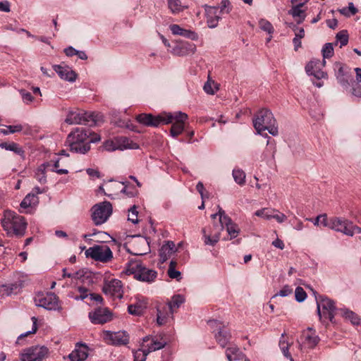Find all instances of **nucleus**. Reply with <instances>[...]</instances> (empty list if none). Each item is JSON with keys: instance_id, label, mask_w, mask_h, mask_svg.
I'll return each mask as SVG.
<instances>
[{"instance_id": "ddd939ff", "label": "nucleus", "mask_w": 361, "mask_h": 361, "mask_svg": "<svg viewBox=\"0 0 361 361\" xmlns=\"http://www.w3.org/2000/svg\"><path fill=\"white\" fill-rule=\"evenodd\" d=\"M172 116L171 121L169 123H172L171 128V135L172 137H177L180 135L185 128V122L188 120V116L186 114L181 111L176 112L174 114H171Z\"/></svg>"}, {"instance_id": "f03ea898", "label": "nucleus", "mask_w": 361, "mask_h": 361, "mask_svg": "<svg viewBox=\"0 0 361 361\" xmlns=\"http://www.w3.org/2000/svg\"><path fill=\"white\" fill-rule=\"evenodd\" d=\"M253 126L258 133L267 130L273 136L279 133L276 120L272 112L268 109L259 110L253 118Z\"/></svg>"}, {"instance_id": "2f4dec72", "label": "nucleus", "mask_w": 361, "mask_h": 361, "mask_svg": "<svg viewBox=\"0 0 361 361\" xmlns=\"http://www.w3.org/2000/svg\"><path fill=\"white\" fill-rule=\"evenodd\" d=\"M185 302V298L181 295H175L171 298L170 302L166 305L169 309L170 312L173 313L180 307V306Z\"/></svg>"}, {"instance_id": "f257e3e1", "label": "nucleus", "mask_w": 361, "mask_h": 361, "mask_svg": "<svg viewBox=\"0 0 361 361\" xmlns=\"http://www.w3.org/2000/svg\"><path fill=\"white\" fill-rule=\"evenodd\" d=\"M1 224L8 236H16L17 238L25 235L27 225L23 216L9 209L4 212Z\"/></svg>"}, {"instance_id": "c85d7f7f", "label": "nucleus", "mask_w": 361, "mask_h": 361, "mask_svg": "<svg viewBox=\"0 0 361 361\" xmlns=\"http://www.w3.org/2000/svg\"><path fill=\"white\" fill-rule=\"evenodd\" d=\"M170 30L174 35H180L192 39H196L197 38V35L195 32L183 29L176 24L171 25Z\"/></svg>"}, {"instance_id": "f704fd0d", "label": "nucleus", "mask_w": 361, "mask_h": 361, "mask_svg": "<svg viewBox=\"0 0 361 361\" xmlns=\"http://www.w3.org/2000/svg\"><path fill=\"white\" fill-rule=\"evenodd\" d=\"M232 176H233L234 181L239 186L242 187V186L245 185L246 174L243 169H241L238 167H235V169H233Z\"/></svg>"}, {"instance_id": "8fccbe9b", "label": "nucleus", "mask_w": 361, "mask_h": 361, "mask_svg": "<svg viewBox=\"0 0 361 361\" xmlns=\"http://www.w3.org/2000/svg\"><path fill=\"white\" fill-rule=\"evenodd\" d=\"M324 59H329L334 55V47L331 43H326L322 50Z\"/></svg>"}, {"instance_id": "a18cd8bd", "label": "nucleus", "mask_w": 361, "mask_h": 361, "mask_svg": "<svg viewBox=\"0 0 361 361\" xmlns=\"http://www.w3.org/2000/svg\"><path fill=\"white\" fill-rule=\"evenodd\" d=\"M128 312L129 314H130L132 315L140 316V315L142 314V313L144 312V308L140 304H137V303L133 304V305H130L128 306Z\"/></svg>"}, {"instance_id": "603ef678", "label": "nucleus", "mask_w": 361, "mask_h": 361, "mask_svg": "<svg viewBox=\"0 0 361 361\" xmlns=\"http://www.w3.org/2000/svg\"><path fill=\"white\" fill-rule=\"evenodd\" d=\"M203 89L207 94H214L218 90V87L214 81L208 80L207 82H205Z\"/></svg>"}, {"instance_id": "72a5a7b5", "label": "nucleus", "mask_w": 361, "mask_h": 361, "mask_svg": "<svg viewBox=\"0 0 361 361\" xmlns=\"http://www.w3.org/2000/svg\"><path fill=\"white\" fill-rule=\"evenodd\" d=\"M51 166L50 162H45L37 169L35 172V178L40 183H45L47 182L46 170Z\"/></svg>"}, {"instance_id": "f8f14e48", "label": "nucleus", "mask_w": 361, "mask_h": 361, "mask_svg": "<svg viewBox=\"0 0 361 361\" xmlns=\"http://www.w3.org/2000/svg\"><path fill=\"white\" fill-rule=\"evenodd\" d=\"M102 336L106 344L112 345H126L129 341L128 335L125 331H104L102 332Z\"/></svg>"}, {"instance_id": "4d7b16f0", "label": "nucleus", "mask_w": 361, "mask_h": 361, "mask_svg": "<svg viewBox=\"0 0 361 361\" xmlns=\"http://www.w3.org/2000/svg\"><path fill=\"white\" fill-rule=\"evenodd\" d=\"M117 139L114 140H108L104 143V148L107 151H115L118 149Z\"/></svg>"}, {"instance_id": "20e7f679", "label": "nucleus", "mask_w": 361, "mask_h": 361, "mask_svg": "<svg viewBox=\"0 0 361 361\" xmlns=\"http://www.w3.org/2000/svg\"><path fill=\"white\" fill-rule=\"evenodd\" d=\"M126 273L128 275L133 274L135 279L145 282L153 281L157 276L156 271L147 269L139 262L129 263Z\"/></svg>"}, {"instance_id": "a878e982", "label": "nucleus", "mask_w": 361, "mask_h": 361, "mask_svg": "<svg viewBox=\"0 0 361 361\" xmlns=\"http://www.w3.org/2000/svg\"><path fill=\"white\" fill-rule=\"evenodd\" d=\"M53 68L61 79L70 82H73L76 80V73L69 67L62 66L61 65H54Z\"/></svg>"}, {"instance_id": "3c124183", "label": "nucleus", "mask_w": 361, "mask_h": 361, "mask_svg": "<svg viewBox=\"0 0 361 361\" xmlns=\"http://www.w3.org/2000/svg\"><path fill=\"white\" fill-rule=\"evenodd\" d=\"M19 93L22 97L23 102L25 104H30L34 102V97L31 94L30 92L22 89L19 90Z\"/></svg>"}, {"instance_id": "338daca9", "label": "nucleus", "mask_w": 361, "mask_h": 361, "mask_svg": "<svg viewBox=\"0 0 361 361\" xmlns=\"http://www.w3.org/2000/svg\"><path fill=\"white\" fill-rule=\"evenodd\" d=\"M292 288L288 286H285L282 288L281 290H280V291L279 292L278 294L276 295H280L281 297H286V296H288L289 295L290 293H292Z\"/></svg>"}, {"instance_id": "37998d69", "label": "nucleus", "mask_w": 361, "mask_h": 361, "mask_svg": "<svg viewBox=\"0 0 361 361\" xmlns=\"http://www.w3.org/2000/svg\"><path fill=\"white\" fill-rule=\"evenodd\" d=\"M176 266H177L176 261L171 260L170 262V264L169 266L167 274L171 279H176L178 281H179L181 279V277H180L181 274L179 271H177L176 269Z\"/></svg>"}, {"instance_id": "c03bdc74", "label": "nucleus", "mask_w": 361, "mask_h": 361, "mask_svg": "<svg viewBox=\"0 0 361 361\" xmlns=\"http://www.w3.org/2000/svg\"><path fill=\"white\" fill-rule=\"evenodd\" d=\"M279 347L286 357L288 358L290 361H294L290 353H289V344L285 341L284 334H282L279 341Z\"/></svg>"}, {"instance_id": "680f3d73", "label": "nucleus", "mask_w": 361, "mask_h": 361, "mask_svg": "<svg viewBox=\"0 0 361 361\" xmlns=\"http://www.w3.org/2000/svg\"><path fill=\"white\" fill-rule=\"evenodd\" d=\"M320 224L331 229L332 217L329 218L326 214H322Z\"/></svg>"}, {"instance_id": "58836bf2", "label": "nucleus", "mask_w": 361, "mask_h": 361, "mask_svg": "<svg viewBox=\"0 0 361 361\" xmlns=\"http://www.w3.org/2000/svg\"><path fill=\"white\" fill-rule=\"evenodd\" d=\"M38 202V197L34 193L27 194L20 203V207L27 209L35 205Z\"/></svg>"}, {"instance_id": "c9c22d12", "label": "nucleus", "mask_w": 361, "mask_h": 361, "mask_svg": "<svg viewBox=\"0 0 361 361\" xmlns=\"http://www.w3.org/2000/svg\"><path fill=\"white\" fill-rule=\"evenodd\" d=\"M68 357L71 361H84L87 357L85 347L75 349Z\"/></svg>"}, {"instance_id": "79ce46f5", "label": "nucleus", "mask_w": 361, "mask_h": 361, "mask_svg": "<svg viewBox=\"0 0 361 361\" xmlns=\"http://www.w3.org/2000/svg\"><path fill=\"white\" fill-rule=\"evenodd\" d=\"M169 8L173 13H178L187 8V6H183L180 0H167Z\"/></svg>"}, {"instance_id": "6e6d98bb", "label": "nucleus", "mask_w": 361, "mask_h": 361, "mask_svg": "<svg viewBox=\"0 0 361 361\" xmlns=\"http://www.w3.org/2000/svg\"><path fill=\"white\" fill-rule=\"evenodd\" d=\"M295 300L299 302H303L306 297L307 294L305 291L301 287H297L295 291Z\"/></svg>"}, {"instance_id": "f3484780", "label": "nucleus", "mask_w": 361, "mask_h": 361, "mask_svg": "<svg viewBox=\"0 0 361 361\" xmlns=\"http://www.w3.org/2000/svg\"><path fill=\"white\" fill-rule=\"evenodd\" d=\"M195 51V44L188 42H180L177 43L171 51L172 54L178 56L193 54Z\"/></svg>"}, {"instance_id": "cd10ccee", "label": "nucleus", "mask_w": 361, "mask_h": 361, "mask_svg": "<svg viewBox=\"0 0 361 361\" xmlns=\"http://www.w3.org/2000/svg\"><path fill=\"white\" fill-rule=\"evenodd\" d=\"M227 360L228 361H250L239 348L235 346L227 347Z\"/></svg>"}, {"instance_id": "4c0bfd02", "label": "nucleus", "mask_w": 361, "mask_h": 361, "mask_svg": "<svg viewBox=\"0 0 361 361\" xmlns=\"http://www.w3.org/2000/svg\"><path fill=\"white\" fill-rule=\"evenodd\" d=\"M0 147L6 150L14 152L21 157H24V150L16 142H3L0 145Z\"/></svg>"}, {"instance_id": "13d9d810", "label": "nucleus", "mask_w": 361, "mask_h": 361, "mask_svg": "<svg viewBox=\"0 0 361 361\" xmlns=\"http://www.w3.org/2000/svg\"><path fill=\"white\" fill-rule=\"evenodd\" d=\"M60 159H58L54 162V165L52 166V168L51 170L52 171H54L57 173L58 174H67L68 173V171L66 169H59L60 164H59Z\"/></svg>"}, {"instance_id": "bf43d9fd", "label": "nucleus", "mask_w": 361, "mask_h": 361, "mask_svg": "<svg viewBox=\"0 0 361 361\" xmlns=\"http://www.w3.org/2000/svg\"><path fill=\"white\" fill-rule=\"evenodd\" d=\"M255 215L257 216L262 217L266 219H271L272 214L269 213V209L267 208H263L262 209H259L255 212Z\"/></svg>"}, {"instance_id": "49530a36", "label": "nucleus", "mask_w": 361, "mask_h": 361, "mask_svg": "<svg viewBox=\"0 0 361 361\" xmlns=\"http://www.w3.org/2000/svg\"><path fill=\"white\" fill-rule=\"evenodd\" d=\"M18 288L17 284H10V285H2L0 286V294L2 296L4 295H10L13 290Z\"/></svg>"}, {"instance_id": "412c9836", "label": "nucleus", "mask_w": 361, "mask_h": 361, "mask_svg": "<svg viewBox=\"0 0 361 361\" xmlns=\"http://www.w3.org/2000/svg\"><path fill=\"white\" fill-rule=\"evenodd\" d=\"M166 345L165 341H159L150 336L143 338L142 350H146L147 355L149 353L163 348Z\"/></svg>"}, {"instance_id": "4468645a", "label": "nucleus", "mask_w": 361, "mask_h": 361, "mask_svg": "<svg viewBox=\"0 0 361 361\" xmlns=\"http://www.w3.org/2000/svg\"><path fill=\"white\" fill-rule=\"evenodd\" d=\"M36 305L48 310H60L61 309L58 297L54 293H47L35 299Z\"/></svg>"}, {"instance_id": "a19ab883", "label": "nucleus", "mask_w": 361, "mask_h": 361, "mask_svg": "<svg viewBox=\"0 0 361 361\" xmlns=\"http://www.w3.org/2000/svg\"><path fill=\"white\" fill-rule=\"evenodd\" d=\"M123 185V183H119L112 180L109 181V183L106 185L109 192H104V195L109 197H112L113 195H117L121 186H122Z\"/></svg>"}, {"instance_id": "e433bc0d", "label": "nucleus", "mask_w": 361, "mask_h": 361, "mask_svg": "<svg viewBox=\"0 0 361 361\" xmlns=\"http://www.w3.org/2000/svg\"><path fill=\"white\" fill-rule=\"evenodd\" d=\"M288 14L291 15L294 18H298V23H302L306 17L305 11L298 6L293 4L291 9L288 11Z\"/></svg>"}, {"instance_id": "0e129e2a", "label": "nucleus", "mask_w": 361, "mask_h": 361, "mask_svg": "<svg viewBox=\"0 0 361 361\" xmlns=\"http://www.w3.org/2000/svg\"><path fill=\"white\" fill-rule=\"evenodd\" d=\"M334 67H335V69H337V71L336 72V78H341V76L345 75V73H344V70H343V66L341 63H339V62L336 63L334 64Z\"/></svg>"}, {"instance_id": "774afa93", "label": "nucleus", "mask_w": 361, "mask_h": 361, "mask_svg": "<svg viewBox=\"0 0 361 361\" xmlns=\"http://www.w3.org/2000/svg\"><path fill=\"white\" fill-rule=\"evenodd\" d=\"M348 229H349L352 232V234L347 235L348 236H353L355 233H361V228L354 225L352 221H350V224H349V227H348Z\"/></svg>"}, {"instance_id": "7c9ffc66", "label": "nucleus", "mask_w": 361, "mask_h": 361, "mask_svg": "<svg viewBox=\"0 0 361 361\" xmlns=\"http://www.w3.org/2000/svg\"><path fill=\"white\" fill-rule=\"evenodd\" d=\"M118 147L119 150L136 149L139 148V145L126 137H117Z\"/></svg>"}, {"instance_id": "5fc2aeb1", "label": "nucleus", "mask_w": 361, "mask_h": 361, "mask_svg": "<svg viewBox=\"0 0 361 361\" xmlns=\"http://www.w3.org/2000/svg\"><path fill=\"white\" fill-rule=\"evenodd\" d=\"M138 212L137 211L136 207L134 205L129 209L128 213V221H131L133 224L138 223Z\"/></svg>"}, {"instance_id": "ea45409f", "label": "nucleus", "mask_w": 361, "mask_h": 361, "mask_svg": "<svg viewBox=\"0 0 361 361\" xmlns=\"http://www.w3.org/2000/svg\"><path fill=\"white\" fill-rule=\"evenodd\" d=\"M240 231L238 226L233 223L232 220L227 216V233L231 236L230 239L236 238Z\"/></svg>"}, {"instance_id": "5701e85b", "label": "nucleus", "mask_w": 361, "mask_h": 361, "mask_svg": "<svg viewBox=\"0 0 361 361\" xmlns=\"http://www.w3.org/2000/svg\"><path fill=\"white\" fill-rule=\"evenodd\" d=\"M222 8L218 7L207 6L205 8L207 20L209 27H215L217 25L220 18L219 14L221 13Z\"/></svg>"}, {"instance_id": "423d86ee", "label": "nucleus", "mask_w": 361, "mask_h": 361, "mask_svg": "<svg viewBox=\"0 0 361 361\" xmlns=\"http://www.w3.org/2000/svg\"><path fill=\"white\" fill-rule=\"evenodd\" d=\"M85 256L94 261L107 263L113 259V252L106 245H95L85 250Z\"/></svg>"}, {"instance_id": "dca6fc26", "label": "nucleus", "mask_w": 361, "mask_h": 361, "mask_svg": "<svg viewBox=\"0 0 361 361\" xmlns=\"http://www.w3.org/2000/svg\"><path fill=\"white\" fill-rule=\"evenodd\" d=\"M89 318L93 324H103L111 320V313L107 308H98L89 313Z\"/></svg>"}, {"instance_id": "bb28decb", "label": "nucleus", "mask_w": 361, "mask_h": 361, "mask_svg": "<svg viewBox=\"0 0 361 361\" xmlns=\"http://www.w3.org/2000/svg\"><path fill=\"white\" fill-rule=\"evenodd\" d=\"M90 132L84 128H76L73 131L71 132L68 135H73L74 141L82 142L85 143H89L94 141L91 139L88 141Z\"/></svg>"}, {"instance_id": "1a4fd4ad", "label": "nucleus", "mask_w": 361, "mask_h": 361, "mask_svg": "<svg viewBox=\"0 0 361 361\" xmlns=\"http://www.w3.org/2000/svg\"><path fill=\"white\" fill-rule=\"evenodd\" d=\"M319 341V338L316 335L315 331L312 328L308 327L306 330L303 331L300 338L298 341V349L304 353L307 349L314 348Z\"/></svg>"}, {"instance_id": "864d4df0", "label": "nucleus", "mask_w": 361, "mask_h": 361, "mask_svg": "<svg viewBox=\"0 0 361 361\" xmlns=\"http://www.w3.org/2000/svg\"><path fill=\"white\" fill-rule=\"evenodd\" d=\"M78 291L79 293V295H75L73 297V298L75 300H82L87 298H90V293H89V290L87 288H86L85 287H78Z\"/></svg>"}, {"instance_id": "6ab92c4d", "label": "nucleus", "mask_w": 361, "mask_h": 361, "mask_svg": "<svg viewBox=\"0 0 361 361\" xmlns=\"http://www.w3.org/2000/svg\"><path fill=\"white\" fill-rule=\"evenodd\" d=\"M73 135H68L66 143L69 147L70 151L78 154H85L90 149L89 143L74 141Z\"/></svg>"}, {"instance_id": "a211bd4d", "label": "nucleus", "mask_w": 361, "mask_h": 361, "mask_svg": "<svg viewBox=\"0 0 361 361\" xmlns=\"http://www.w3.org/2000/svg\"><path fill=\"white\" fill-rule=\"evenodd\" d=\"M319 59L311 60L305 66V71L309 75H313L317 79L325 78L327 74L322 71Z\"/></svg>"}, {"instance_id": "aec40b11", "label": "nucleus", "mask_w": 361, "mask_h": 361, "mask_svg": "<svg viewBox=\"0 0 361 361\" xmlns=\"http://www.w3.org/2000/svg\"><path fill=\"white\" fill-rule=\"evenodd\" d=\"M349 224H350V221L348 219L333 216L331 229L337 232H341L345 235H351L352 232L348 229Z\"/></svg>"}, {"instance_id": "0eeeda50", "label": "nucleus", "mask_w": 361, "mask_h": 361, "mask_svg": "<svg viewBox=\"0 0 361 361\" xmlns=\"http://www.w3.org/2000/svg\"><path fill=\"white\" fill-rule=\"evenodd\" d=\"M113 211L111 204L104 201L94 205L92 208V219L95 225H101L105 223Z\"/></svg>"}, {"instance_id": "39448f33", "label": "nucleus", "mask_w": 361, "mask_h": 361, "mask_svg": "<svg viewBox=\"0 0 361 361\" xmlns=\"http://www.w3.org/2000/svg\"><path fill=\"white\" fill-rule=\"evenodd\" d=\"M317 314L319 319L322 317L328 319L331 322H334L335 311L336 310L334 302L326 296L316 297Z\"/></svg>"}, {"instance_id": "de8ad7c7", "label": "nucleus", "mask_w": 361, "mask_h": 361, "mask_svg": "<svg viewBox=\"0 0 361 361\" xmlns=\"http://www.w3.org/2000/svg\"><path fill=\"white\" fill-rule=\"evenodd\" d=\"M259 26L261 30L267 32L269 35L274 32V29L271 23L265 19H261L259 21Z\"/></svg>"}, {"instance_id": "b1692460", "label": "nucleus", "mask_w": 361, "mask_h": 361, "mask_svg": "<svg viewBox=\"0 0 361 361\" xmlns=\"http://www.w3.org/2000/svg\"><path fill=\"white\" fill-rule=\"evenodd\" d=\"M212 327L214 329V336L219 345L224 348L226 346V335L224 331V325L222 322L218 321L210 322Z\"/></svg>"}, {"instance_id": "052dcab7", "label": "nucleus", "mask_w": 361, "mask_h": 361, "mask_svg": "<svg viewBox=\"0 0 361 361\" xmlns=\"http://www.w3.org/2000/svg\"><path fill=\"white\" fill-rule=\"evenodd\" d=\"M146 357V350H137L134 353V361H145Z\"/></svg>"}, {"instance_id": "9b49d317", "label": "nucleus", "mask_w": 361, "mask_h": 361, "mask_svg": "<svg viewBox=\"0 0 361 361\" xmlns=\"http://www.w3.org/2000/svg\"><path fill=\"white\" fill-rule=\"evenodd\" d=\"M48 353L44 346H32L24 349L20 354V361H42Z\"/></svg>"}, {"instance_id": "4be33fe9", "label": "nucleus", "mask_w": 361, "mask_h": 361, "mask_svg": "<svg viewBox=\"0 0 361 361\" xmlns=\"http://www.w3.org/2000/svg\"><path fill=\"white\" fill-rule=\"evenodd\" d=\"M132 246L134 248L133 254L135 255H145L149 250L147 240L145 238L141 236H137L135 238L132 243Z\"/></svg>"}, {"instance_id": "e2e57ef3", "label": "nucleus", "mask_w": 361, "mask_h": 361, "mask_svg": "<svg viewBox=\"0 0 361 361\" xmlns=\"http://www.w3.org/2000/svg\"><path fill=\"white\" fill-rule=\"evenodd\" d=\"M5 128L8 129L9 134L20 132L23 129L21 124L5 126Z\"/></svg>"}, {"instance_id": "9d476101", "label": "nucleus", "mask_w": 361, "mask_h": 361, "mask_svg": "<svg viewBox=\"0 0 361 361\" xmlns=\"http://www.w3.org/2000/svg\"><path fill=\"white\" fill-rule=\"evenodd\" d=\"M102 292L112 299H121L123 297V288L121 281L113 279L105 280L102 287Z\"/></svg>"}, {"instance_id": "69168bd1", "label": "nucleus", "mask_w": 361, "mask_h": 361, "mask_svg": "<svg viewBox=\"0 0 361 361\" xmlns=\"http://www.w3.org/2000/svg\"><path fill=\"white\" fill-rule=\"evenodd\" d=\"M196 189L198 191V192L200 194L202 200L204 198H208L207 192H204V187L202 182L197 183L196 185Z\"/></svg>"}, {"instance_id": "2eb2a0df", "label": "nucleus", "mask_w": 361, "mask_h": 361, "mask_svg": "<svg viewBox=\"0 0 361 361\" xmlns=\"http://www.w3.org/2000/svg\"><path fill=\"white\" fill-rule=\"evenodd\" d=\"M91 119L92 114L81 110H77L69 111L65 122L68 125L86 124Z\"/></svg>"}, {"instance_id": "09e8293b", "label": "nucleus", "mask_w": 361, "mask_h": 361, "mask_svg": "<svg viewBox=\"0 0 361 361\" xmlns=\"http://www.w3.org/2000/svg\"><path fill=\"white\" fill-rule=\"evenodd\" d=\"M336 38L340 42V47L345 46L348 42V34L347 30H341L336 34Z\"/></svg>"}, {"instance_id": "393cba45", "label": "nucleus", "mask_w": 361, "mask_h": 361, "mask_svg": "<svg viewBox=\"0 0 361 361\" xmlns=\"http://www.w3.org/2000/svg\"><path fill=\"white\" fill-rule=\"evenodd\" d=\"M176 250V245L173 241H166L159 250L160 262H165Z\"/></svg>"}, {"instance_id": "c756f323", "label": "nucleus", "mask_w": 361, "mask_h": 361, "mask_svg": "<svg viewBox=\"0 0 361 361\" xmlns=\"http://www.w3.org/2000/svg\"><path fill=\"white\" fill-rule=\"evenodd\" d=\"M173 314L170 312L169 309L166 305L157 307V322L159 325L165 324L169 317Z\"/></svg>"}, {"instance_id": "473e14b6", "label": "nucleus", "mask_w": 361, "mask_h": 361, "mask_svg": "<svg viewBox=\"0 0 361 361\" xmlns=\"http://www.w3.org/2000/svg\"><path fill=\"white\" fill-rule=\"evenodd\" d=\"M339 311H341V315L345 319L349 320L352 324L353 325H359L360 323V317L355 313L354 312L348 310V309H339Z\"/></svg>"}, {"instance_id": "6e6552de", "label": "nucleus", "mask_w": 361, "mask_h": 361, "mask_svg": "<svg viewBox=\"0 0 361 361\" xmlns=\"http://www.w3.org/2000/svg\"><path fill=\"white\" fill-rule=\"evenodd\" d=\"M171 113L153 116L151 114H140L136 116V121L145 126L157 127L160 124H169L171 121Z\"/></svg>"}, {"instance_id": "7ed1b4c3", "label": "nucleus", "mask_w": 361, "mask_h": 361, "mask_svg": "<svg viewBox=\"0 0 361 361\" xmlns=\"http://www.w3.org/2000/svg\"><path fill=\"white\" fill-rule=\"evenodd\" d=\"M224 214V211L219 208L217 213L211 215L213 220V231L207 233L205 228L202 230L203 240L205 245L213 246L219 240L221 232L224 230L223 220L226 219Z\"/></svg>"}]
</instances>
